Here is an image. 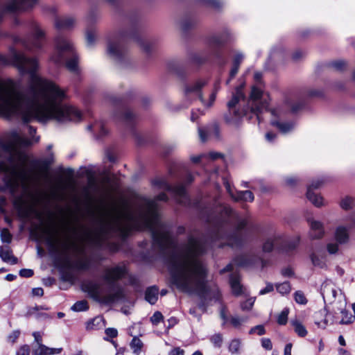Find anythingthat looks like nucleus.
<instances>
[{
  "instance_id": "54",
  "label": "nucleus",
  "mask_w": 355,
  "mask_h": 355,
  "mask_svg": "<svg viewBox=\"0 0 355 355\" xmlns=\"http://www.w3.org/2000/svg\"><path fill=\"white\" fill-rule=\"evenodd\" d=\"M162 318H163L162 314L160 312L157 311L150 318V320L153 324H157L162 320Z\"/></svg>"
},
{
  "instance_id": "13",
  "label": "nucleus",
  "mask_w": 355,
  "mask_h": 355,
  "mask_svg": "<svg viewBox=\"0 0 355 355\" xmlns=\"http://www.w3.org/2000/svg\"><path fill=\"white\" fill-rule=\"evenodd\" d=\"M125 274L123 266H116L105 269L103 276L105 282L110 286H113L116 281L121 279Z\"/></svg>"
},
{
  "instance_id": "11",
  "label": "nucleus",
  "mask_w": 355,
  "mask_h": 355,
  "mask_svg": "<svg viewBox=\"0 0 355 355\" xmlns=\"http://www.w3.org/2000/svg\"><path fill=\"white\" fill-rule=\"evenodd\" d=\"M153 184L159 189L169 192L178 203L183 205L189 204V199L182 184L173 187L164 178L156 179Z\"/></svg>"
},
{
  "instance_id": "26",
  "label": "nucleus",
  "mask_w": 355,
  "mask_h": 355,
  "mask_svg": "<svg viewBox=\"0 0 355 355\" xmlns=\"http://www.w3.org/2000/svg\"><path fill=\"white\" fill-rule=\"evenodd\" d=\"M88 129L92 131L98 138L105 136L107 132L106 128L101 121H96L89 125Z\"/></svg>"
},
{
  "instance_id": "4",
  "label": "nucleus",
  "mask_w": 355,
  "mask_h": 355,
  "mask_svg": "<svg viewBox=\"0 0 355 355\" xmlns=\"http://www.w3.org/2000/svg\"><path fill=\"white\" fill-rule=\"evenodd\" d=\"M254 85L252 87L249 99L245 105V118L250 114L249 119L254 116L260 123L261 114L268 111L272 116L271 125L276 127L282 133L286 134L293 131L295 123L293 121H284V112L282 108L268 110L269 95L264 92V84L262 82V73H254Z\"/></svg>"
},
{
  "instance_id": "48",
  "label": "nucleus",
  "mask_w": 355,
  "mask_h": 355,
  "mask_svg": "<svg viewBox=\"0 0 355 355\" xmlns=\"http://www.w3.org/2000/svg\"><path fill=\"white\" fill-rule=\"evenodd\" d=\"M20 335L19 330H15L12 333H10L7 337V341L10 343H15L16 340L18 339Z\"/></svg>"
},
{
  "instance_id": "1",
  "label": "nucleus",
  "mask_w": 355,
  "mask_h": 355,
  "mask_svg": "<svg viewBox=\"0 0 355 355\" xmlns=\"http://www.w3.org/2000/svg\"><path fill=\"white\" fill-rule=\"evenodd\" d=\"M165 193L154 199L138 196L132 205L123 202L113 206L100 218L94 236L99 245L111 237L124 239L132 230H148L153 248L163 255L171 254L169 259L171 284L178 291L191 294L205 290L206 269L199 257L209 244L204 238L189 236L180 250L168 227L161 221L158 201H167Z\"/></svg>"
},
{
  "instance_id": "16",
  "label": "nucleus",
  "mask_w": 355,
  "mask_h": 355,
  "mask_svg": "<svg viewBox=\"0 0 355 355\" xmlns=\"http://www.w3.org/2000/svg\"><path fill=\"white\" fill-rule=\"evenodd\" d=\"M198 135L201 141L205 142L209 137H214L216 139L220 138L219 125L214 123L205 128H198Z\"/></svg>"
},
{
  "instance_id": "57",
  "label": "nucleus",
  "mask_w": 355,
  "mask_h": 355,
  "mask_svg": "<svg viewBox=\"0 0 355 355\" xmlns=\"http://www.w3.org/2000/svg\"><path fill=\"white\" fill-rule=\"evenodd\" d=\"M327 251L329 254H334L338 250V243H330L327 244Z\"/></svg>"
},
{
  "instance_id": "24",
  "label": "nucleus",
  "mask_w": 355,
  "mask_h": 355,
  "mask_svg": "<svg viewBox=\"0 0 355 355\" xmlns=\"http://www.w3.org/2000/svg\"><path fill=\"white\" fill-rule=\"evenodd\" d=\"M0 257L3 261L11 264H16L17 263V259L12 255V251L8 246L0 247Z\"/></svg>"
},
{
  "instance_id": "3",
  "label": "nucleus",
  "mask_w": 355,
  "mask_h": 355,
  "mask_svg": "<svg viewBox=\"0 0 355 355\" xmlns=\"http://www.w3.org/2000/svg\"><path fill=\"white\" fill-rule=\"evenodd\" d=\"M40 137L26 138L17 130H12L0 138V173L3 174L5 188L15 197V203L31 189L33 174L27 167V158L21 149L37 143Z\"/></svg>"
},
{
  "instance_id": "29",
  "label": "nucleus",
  "mask_w": 355,
  "mask_h": 355,
  "mask_svg": "<svg viewBox=\"0 0 355 355\" xmlns=\"http://www.w3.org/2000/svg\"><path fill=\"white\" fill-rule=\"evenodd\" d=\"M284 49L281 45L274 46L270 51L269 61L278 62L282 60L284 58Z\"/></svg>"
},
{
  "instance_id": "51",
  "label": "nucleus",
  "mask_w": 355,
  "mask_h": 355,
  "mask_svg": "<svg viewBox=\"0 0 355 355\" xmlns=\"http://www.w3.org/2000/svg\"><path fill=\"white\" fill-rule=\"evenodd\" d=\"M250 334H257V335L261 336L265 334V329L262 325H257L250 329L249 331Z\"/></svg>"
},
{
  "instance_id": "32",
  "label": "nucleus",
  "mask_w": 355,
  "mask_h": 355,
  "mask_svg": "<svg viewBox=\"0 0 355 355\" xmlns=\"http://www.w3.org/2000/svg\"><path fill=\"white\" fill-rule=\"evenodd\" d=\"M86 44L88 47H92L96 40V31L93 27H88L85 32Z\"/></svg>"
},
{
  "instance_id": "34",
  "label": "nucleus",
  "mask_w": 355,
  "mask_h": 355,
  "mask_svg": "<svg viewBox=\"0 0 355 355\" xmlns=\"http://www.w3.org/2000/svg\"><path fill=\"white\" fill-rule=\"evenodd\" d=\"M291 325L294 328L295 332L300 336V337H305L307 335V330L306 329L305 327L298 320H292L291 322Z\"/></svg>"
},
{
  "instance_id": "50",
  "label": "nucleus",
  "mask_w": 355,
  "mask_h": 355,
  "mask_svg": "<svg viewBox=\"0 0 355 355\" xmlns=\"http://www.w3.org/2000/svg\"><path fill=\"white\" fill-rule=\"evenodd\" d=\"M241 347V342L239 340H233L230 344V351L232 353H236Z\"/></svg>"
},
{
  "instance_id": "42",
  "label": "nucleus",
  "mask_w": 355,
  "mask_h": 355,
  "mask_svg": "<svg viewBox=\"0 0 355 355\" xmlns=\"http://www.w3.org/2000/svg\"><path fill=\"white\" fill-rule=\"evenodd\" d=\"M204 5L210 6L214 8H220L223 5V2L221 0H200Z\"/></svg>"
},
{
  "instance_id": "15",
  "label": "nucleus",
  "mask_w": 355,
  "mask_h": 355,
  "mask_svg": "<svg viewBox=\"0 0 355 355\" xmlns=\"http://www.w3.org/2000/svg\"><path fill=\"white\" fill-rule=\"evenodd\" d=\"M320 293L324 302L331 304L335 300L337 290L331 281L327 280L322 284Z\"/></svg>"
},
{
  "instance_id": "53",
  "label": "nucleus",
  "mask_w": 355,
  "mask_h": 355,
  "mask_svg": "<svg viewBox=\"0 0 355 355\" xmlns=\"http://www.w3.org/2000/svg\"><path fill=\"white\" fill-rule=\"evenodd\" d=\"M211 343L216 347H220L222 344V336L220 334H215L211 338Z\"/></svg>"
},
{
  "instance_id": "47",
  "label": "nucleus",
  "mask_w": 355,
  "mask_h": 355,
  "mask_svg": "<svg viewBox=\"0 0 355 355\" xmlns=\"http://www.w3.org/2000/svg\"><path fill=\"white\" fill-rule=\"evenodd\" d=\"M195 24L193 19L191 18H185L182 19L180 22V26L183 30H187L189 28L192 27Z\"/></svg>"
},
{
  "instance_id": "52",
  "label": "nucleus",
  "mask_w": 355,
  "mask_h": 355,
  "mask_svg": "<svg viewBox=\"0 0 355 355\" xmlns=\"http://www.w3.org/2000/svg\"><path fill=\"white\" fill-rule=\"evenodd\" d=\"M222 157H223V155L221 153H216V152H211L208 155H206L205 160H206V162L209 161V160L214 161V160H216V159H218L222 158Z\"/></svg>"
},
{
  "instance_id": "14",
  "label": "nucleus",
  "mask_w": 355,
  "mask_h": 355,
  "mask_svg": "<svg viewBox=\"0 0 355 355\" xmlns=\"http://www.w3.org/2000/svg\"><path fill=\"white\" fill-rule=\"evenodd\" d=\"M324 182V180L323 178L313 180L307 189V198L316 207H320L323 205V198L320 195L313 192V190L318 189Z\"/></svg>"
},
{
  "instance_id": "43",
  "label": "nucleus",
  "mask_w": 355,
  "mask_h": 355,
  "mask_svg": "<svg viewBox=\"0 0 355 355\" xmlns=\"http://www.w3.org/2000/svg\"><path fill=\"white\" fill-rule=\"evenodd\" d=\"M277 291L281 294H287L291 291V286L288 282L279 284L276 286Z\"/></svg>"
},
{
  "instance_id": "61",
  "label": "nucleus",
  "mask_w": 355,
  "mask_h": 355,
  "mask_svg": "<svg viewBox=\"0 0 355 355\" xmlns=\"http://www.w3.org/2000/svg\"><path fill=\"white\" fill-rule=\"evenodd\" d=\"M246 297L247 295L245 294V311L250 310L255 302V297L246 298Z\"/></svg>"
},
{
  "instance_id": "23",
  "label": "nucleus",
  "mask_w": 355,
  "mask_h": 355,
  "mask_svg": "<svg viewBox=\"0 0 355 355\" xmlns=\"http://www.w3.org/2000/svg\"><path fill=\"white\" fill-rule=\"evenodd\" d=\"M225 42L224 38L220 35H213L208 39L207 44L209 51L216 53V49L221 46Z\"/></svg>"
},
{
  "instance_id": "31",
  "label": "nucleus",
  "mask_w": 355,
  "mask_h": 355,
  "mask_svg": "<svg viewBox=\"0 0 355 355\" xmlns=\"http://www.w3.org/2000/svg\"><path fill=\"white\" fill-rule=\"evenodd\" d=\"M158 298V288L156 286L148 288L145 293V299L151 304H154Z\"/></svg>"
},
{
  "instance_id": "63",
  "label": "nucleus",
  "mask_w": 355,
  "mask_h": 355,
  "mask_svg": "<svg viewBox=\"0 0 355 355\" xmlns=\"http://www.w3.org/2000/svg\"><path fill=\"white\" fill-rule=\"evenodd\" d=\"M29 347L28 345L22 346L17 352V355H29Z\"/></svg>"
},
{
  "instance_id": "49",
  "label": "nucleus",
  "mask_w": 355,
  "mask_h": 355,
  "mask_svg": "<svg viewBox=\"0 0 355 355\" xmlns=\"http://www.w3.org/2000/svg\"><path fill=\"white\" fill-rule=\"evenodd\" d=\"M331 66L337 71H342L345 68L346 62L343 60L332 62Z\"/></svg>"
},
{
  "instance_id": "62",
  "label": "nucleus",
  "mask_w": 355,
  "mask_h": 355,
  "mask_svg": "<svg viewBox=\"0 0 355 355\" xmlns=\"http://www.w3.org/2000/svg\"><path fill=\"white\" fill-rule=\"evenodd\" d=\"M105 334L110 338H115L117 336V330L114 328H107L105 329Z\"/></svg>"
},
{
  "instance_id": "35",
  "label": "nucleus",
  "mask_w": 355,
  "mask_h": 355,
  "mask_svg": "<svg viewBox=\"0 0 355 355\" xmlns=\"http://www.w3.org/2000/svg\"><path fill=\"white\" fill-rule=\"evenodd\" d=\"M130 345L131 349L133 350V352L138 355L141 352V348L143 347V343L139 338L135 336L132 338Z\"/></svg>"
},
{
  "instance_id": "2",
  "label": "nucleus",
  "mask_w": 355,
  "mask_h": 355,
  "mask_svg": "<svg viewBox=\"0 0 355 355\" xmlns=\"http://www.w3.org/2000/svg\"><path fill=\"white\" fill-rule=\"evenodd\" d=\"M12 64L21 75L28 74L26 87L20 81L0 79V115L11 119H21L24 123L37 121L46 123L80 121L82 113L66 102L67 95L63 89L38 73L39 63L36 58H28L24 53L12 51Z\"/></svg>"
},
{
  "instance_id": "64",
  "label": "nucleus",
  "mask_w": 355,
  "mask_h": 355,
  "mask_svg": "<svg viewBox=\"0 0 355 355\" xmlns=\"http://www.w3.org/2000/svg\"><path fill=\"white\" fill-rule=\"evenodd\" d=\"M184 351L180 347L173 349L168 354V355H184Z\"/></svg>"
},
{
  "instance_id": "19",
  "label": "nucleus",
  "mask_w": 355,
  "mask_h": 355,
  "mask_svg": "<svg viewBox=\"0 0 355 355\" xmlns=\"http://www.w3.org/2000/svg\"><path fill=\"white\" fill-rule=\"evenodd\" d=\"M241 224L234 229V232L225 236L226 244L231 247L239 246L242 241V229Z\"/></svg>"
},
{
  "instance_id": "41",
  "label": "nucleus",
  "mask_w": 355,
  "mask_h": 355,
  "mask_svg": "<svg viewBox=\"0 0 355 355\" xmlns=\"http://www.w3.org/2000/svg\"><path fill=\"white\" fill-rule=\"evenodd\" d=\"M87 291L94 296H96L99 294V286L98 284L94 283H87L85 284Z\"/></svg>"
},
{
  "instance_id": "60",
  "label": "nucleus",
  "mask_w": 355,
  "mask_h": 355,
  "mask_svg": "<svg viewBox=\"0 0 355 355\" xmlns=\"http://www.w3.org/2000/svg\"><path fill=\"white\" fill-rule=\"evenodd\" d=\"M52 162H53L52 155H51V157H48V158H46V159H42L40 161L42 166L44 169H47L48 167L49 166V165L52 163Z\"/></svg>"
},
{
  "instance_id": "20",
  "label": "nucleus",
  "mask_w": 355,
  "mask_h": 355,
  "mask_svg": "<svg viewBox=\"0 0 355 355\" xmlns=\"http://www.w3.org/2000/svg\"><path fill=\"white\" fill-rule=\"evenodd\" d=\"M311 263L314 267L327 269V255L324 252H312L310 254Z\"/></svg>"
},
{
  "instance_id": "59",
  "label": "nucleus",
  "mask_w": 355,
  "mask_h": 355,
  "mask_svg": "<svg viewBox=\"0 0 355 355\" xmlns=\"http://www.w3.org/2000/svg\"><path fill=\"white\" fill-rule=\"evenodd\" d=\"M19 275L22 277H31L33 275V270L31 269H21Z\"/></svg>"
},
{
  "instance_id": "8",
  "label": "nucleus",
  "mask_w": 355,
  "mask_h": 355,
  "mask_svg": "<svg viewBox=\"0 0 355 355\" xmlns=\"http://www.w3.org/2000/svg\"><path fill=\"white\" fill-rule=\"evenodd\" d=\"M227 112L224 114L225 122L234 129L242 126L244 119V84L235 89L231 99L227 103Z\"/></svg>"
},
{
  "instance_id": "7",
  "label": "nucleus",
  "mask_w": 355,
  "mask_h": 355,
  "mask_svg": "<svg viewBox=\"0 0 355 355\" xmlns=\"http://www.w3.org/2000/svg\"><path fill=\"white\" fill-rule=\"evenodd\" d=\"M51 60L58 64L64 63L67 69L74 75L80 73L78 55L73 43L67 37L58 36L55 39V49Z\"/></svg>"
},
{
  "instance_id": "38",
  "label": "nucleus",
  "mask_w": 355,
  "mask_h": 355,
  "mask_svg": "<svg viewBox=\"0 0 355 355\" xmlns=\"http://www.w3.org/2000/svg\"><path fill=\"white\" fill-rule=\"evenodd\" d=\"M289 313V310L287 308H285L282 310V311L278 315L277 318V322L280 325H284L287 323L288 321V315Z\"/></svg>"
},
{
  "instance_id": "28",
  "label": "nucleus",
  "mask_w": 355,
  "mask_h": 355,
  "mask_svg": "<svg viewBox=\"0 0 355 355\" xmlns=\"http://www.w3.org/2000/svg\"><path fill=\"white\" fill-rule=\"evenodd\" d=\"M242 62V55L236 54L234 56L232 67L230 72V78L227 80V84H228L232 78H233L238 72L240 64Z\"/></svg>"
},
{
  "instance_id": "21",
  "label": "nucleus",
  "mask_w": 355,
  "mask_h": 355,
  "mask_svg": "<svg viewBox=\"0 0 355 355\" xmlns=\"http://www.w3.org/2000/svg\"><path fill=\"white\" fill-rule=\"evenodd\" d=\"M75 19L71 16H64L58 17L55 21V26L58 29L67 30L73 26Z\"/></svg>"
},
{
  "instance_id": "17",
  "label": "nucleus",
  "mask_w": 355,
  "mask_h": 355,
  "mask_svg": "<svg viewBox=\"0 0 355 355\" xmlns=\"http://www.w3.org/2000/svg\"><path fill=\"white\" fill-rule=\"evenodd\" d=\"M306 104L304 95L294 96L286 100V105L291 109V111L295 113L301 110Z\"/></svg>"
},
{
  "instance_id": "58",
  "label": "nucleus",
  "mask_w": 355,
  "mask_h": 355,
  "mask_svg": "<svg viewBox=\"0 0 355 355\" xmlns=\"http://www.w3.org/2000/svg\"><path fill=\"white\" fill-rule=\"evenodd\" d=\"M205 157H206V154H202V155H200L198 156H192L191 157V160L193 163L201 162V163L203 164L205 162H206Z\"/></svg>"
},
{
  "instance_id": "36",
  "label": "nucleus",
  "mask_w": 355,
  "mask_h": 355,
  "mask_svg": "<svg viewBox=\"0 0 355 355\" xmlns=\"http://www.w3.org/2000/svg\"><path fill=\"white\" fill-rule=\"evenodd\" d=\"M103 320L101 317H96L87 323L86 328L88 330L95 329L102 326Z\"/></svg>"
},
{
  "instance_id": "18",
  "label": "nucleus",
  "mask_w": 355,
  "mask_h": 355,
  "mask_svg": "<svg viewBox=\"0 0 355 355\" xmlns=\"http://www.w3.org/2000/svg\"><path fill=\"white\" fill-rule=\"evenodd\" d=\"M310 225L309 235L312 239H319L324 235V231L322 224L315 220L308 219Z\"/></svg>"
},
{
  "instance_id": "45",
  "label": "nucleus",
  "mask_w": 355,
  "mask_h": 355,
  "mask_svg": "<svg viewBox=\"0 0 355 355\" xmlns=\"http://www.w3.org/2000/svg\"><path fill=\"white\" fill-rule=\"evenodd\" d=\"M294 298L295 302L300 304H305L307 302L304 294L300 291H297L295 293Z\"/></svg>"
},
{
  "instance_id": "22",
  "label": "nucleus",
  "mask_w": 355,
  "mask_h": 355,
  "mask_svg": "<svg viewBox=\"0 0 355 355\" xmlns=\"http://www.w3.org/2000/svg\"><path fill=\"white\" fill-rule=\"evenodd\" d=\"M346 302L344 301H340L339 304L340 306L337 307V311H340V313L342 314L343 318L340 322L342 324H349L354 322V316L352 315L351 312L345 309L346 306Z\"/></svg>"
},
{
  "instance_id": "55",
  "label": "nucleus",
  "mask_w": 355,
  "mask_h": 355,
  "mask_svg": "<svg viewBox=\"0 0 355 355\" xmlns=\"http://www.w3.org/2000/svg\"><path fill=\"white\" fill-rule=\"evenodd\" d=\"M261 346L266 350H271L272 348V344L270 339L263 338L261 339Z\"/></svg>"
},
{
  "instance_id": "33",
  "label": "nucleus",
  "mask_w": 355,
  "mask_h": 355,
  "mask_svg": "<svg viewBox=\"0 0 355 355\" xmlns=\"http://www.w3.org/2000/svg\"><path fill=\"white\" fill-rule=\"evenodd\" d=\"M119 118L127 124H131L135 119L133 112L128 109H123L120 111Z\"/></svg>"
},
{
  "instance_id": "40",
  "label": "nucleus",
  "mask_w": 355,
  "mask_h": 355,
  "mask_svg": "<svg viewBox=\"0 0 355 355\" xmlns=\"http://www.w3.org/2000/svg\"><path fill=\"white\" fill-rule=\"evenodd\" d=\"M123 291L121 288H118L114 293L109 294L106 296V301L107 302H114L122 298Z\"/></svg>"
},
{
  "instance_id": "39",
  "label": "nucleus",
  "mask_w": 355,
  "mask_h": 355,
  "mask_svg": "<svg viewBox=\"0 0 355 355\" xmlns=\"http://www.w3.org/2000/svg\"><path fill=\"white\" fill-rule=\"evenodd\" d=\"M89 309L87 302L85 300L78 301L76 302L71 307L74 311H84Z\"/></svg>"
},
{
  "instance_id": "56",
  "label": "nucleus",
  "mask_w": 355,
  "mask_h": 355,
  "mask_svg": "<svg viewBox=\"0 0 355 355\" xmlns=\"http://www.w3.org/2000/svg\"><path fill=\"white\" fill-rule=\"evenodd\" d=\"M230 322L234 327L237 328L241 326L242 320L239 317L232 316L230 319Z\"/></svg>"
},
{
  "instance_id": "5",
  "label": "nucleus",
  "mask_w": 355,
  "mask_h": 355,
  "mask_svg": "<svg viewBox=\"0 0 355 355\" xmlns=\"http://www.w3.org/2000/svg\"><path fill=\"white\" fill-rule=\"evenodd\" d=\"M137 19L136 17H127L125 23L130 26V31L121 30L117 35L107 40V53L109 56L121 66H125L130 61L128 50L125 43L128 40H132L146 52L151 51L152 44L143 38L135 30Z\"/></svg>"
},
{
  "instance_id": "25",
  "label": "nucleus",
  "mask_w": 355,
  "mask_h": 355,
  "mask_svg": "<svg viewBox=\"0 0 355 355\" xmlns=\"http://www.w3.org/2000/svg\"><path fill=\"white\" fill-rule=\"evenodd\" d=\"M62 348H51L46 345L41 344L35 349V354L36 355H53L59 354L62 352Z\"/></svg>"
},
{
  "instance_id": "9",
  "label": "nucleus",
  "mask_w": 355,
  "mask_h": 355,
  "mask_svg": "<svg viewBox=\"0 0 355 355\" xmlns=\"http://www.w3.org/2000/svg\"><path fill=\"white\" fill-rule=\"evenodd\" d=\"M207 83L208 79L205 78H198L188 83L184 87L185 98L189 101L198 98L204 107L207 108L212 107L216 98L217 89L211 92L207 99L205 98L202 90Z\"/></svg>"
},
{
  "instance_id": "44",
  "label": "nucleus",
  "mask_w": 355,
  "mask_h": 355,
  "mask_svg": "<svg viewBox=\"0 0 355 355\" xmlns=\"http://www.w3.org/2000/svg\"><path fill=\"white\" fill-rule=\"evenodd\" d=\"M354 200L351 197H345L340 202V207L345 210L349 209L352 207Z\"/></svg>"
},
{
  "instance_id": "27",
  "label": "nucleus",
  "mask_w": 355,
  "mask_h": 355,
  "mask_svg": "<svg viewBox=\"0 0 355 355\" xmlns=\"http://www.w3.org/2000/svg\"><path fill=\"white\" fill-rule=\"evenodd\" d=\"M335 239L339 244L346 243L349 240L347 229L343 226L338 227L335 232Z\"/></svg>"
},
{
  "instance_id": "6",
  "label": "nucleus",
  "mask_w": 355,
  "mask_h": 355,
  "mask_svg": "<svg viewBox=\"0 0 355 355\" xmlns=\"http://www.w3.org/2000/svg\"><path fill=\"white\" fill-rule=\"evenodd\" d=\"M299 242V237L288 239L280 234L269 236L264 241L262 250H252L248 254L245 253V268H263L267 264L265 253L270 252L275 248L283 253L291 254L297 248Z\"/></svg>"
},
{
  "instance_id": "30",
  "label": "nucleus",
  "mask_w": 355,
  "mask_h": 355,
  "mask_svg": "<svg viewBox=\"0 0 355 355\" xmlns=\"http://www.w3.org/2000/svg\"><path fill=\"white\" fill-rule=\"evenodd\" d=\"M230 283L233 293L239 295L242 292V286L240 284V277L236 274H232L230 278Z\"/></svg>"
},
{
  "instance_id": "46",
  "label": "nucleus",
  "mask_w": 355,
  "mask_h": 355,
  "mask_svg": "<svg viewBox=\"0 0 355 355\" xmlns=\"http://www.w3.org/2000/svg\"><path fill=\"white\" fill-rule=\"evenodd\" d=\"M12 235L8 229H3L1 232V239L2 242L10 243L12 241Z\"/></svg>"
},
{
  "instance_id": "10",
  "label": "nucleus",
  "mask_w": 355,
  "mask_h": 355,
  "mask_svg": "<svg viewBox=\"0 0 355 355\" xmlns=\"http://www.w3.org/2000/svg\"><path fill=\"white\" fill-rule=\"evenodd\" d=\"M29 28L32 33L31 37L23 40L21 42L27 51L33 53L42 48L45 34L38 24L34 21L30 22Z\"/></svg>"
},
{
  "instance_id": "12",
  "label": "nucleus",
  "mask_w": 355,
  "mask_h": 355,
  "mask_svg": "<svg viewBox=\"0 0 355 355\" xmlns=\"http://www.w3.org/2000/svg\"><path fill=\"white\" fill-rule=\"evenodd\" d=\"M49 243L52 248L58 249L67 259H69L73 254H76L83 251L82 247L68 234L62 241H54L49 239Z\"/></svg>"
},
{
  "instance_id": "37",
  "label": "nucleus",
  "mask_w": 355,
  "mask_h": 355,
  "mask_svg": "<svg viewBox=\"0 0 355 355\" xmlns=\"http://www.w3.org/2000/svg\"><path fill=\"white\" fill-rule=\"evenodd\" d=\"M207 57L204 54L194 53L190 57V60L196 64H201L207 60Z\"/></svg>"
}]
</instances>
